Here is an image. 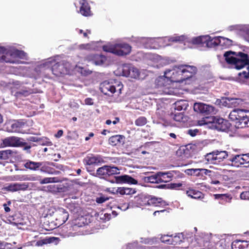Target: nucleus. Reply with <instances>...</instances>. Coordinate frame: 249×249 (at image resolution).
I'll list each match as a JSON object with an SVG mask.
<instances>
[{
	"instance_id": "nucleus-55",
	"label": "nucleus",
	"mask_w": 249,
	"mask_h": 249,
	"mask_svg": "<svg viewBox=\"0 0 249 249\" xmlns=\"http://www.w3.org/2000/svg\"><path fill=\"white\" fill-rule=\"evenodd\" d=\"M108 199H109V198L107 197L101 196L100 197H97L96 198V201L97 203H98L99 204H101V203L105 202V201H106Z\"/></svg>"
},
{
	"instance_id": "nucleus-52",
	"label": "nucleus",
	"mask_w": 249,
	"mask_h": 249,
	"mask_svg": "<svg viewBox=\"0 0 249 249\" xmlns=\"http://www.w3.org/2000/svg\"><path fill=\"white\" fill-rule=\"evenodd\" d=\"M160 240L162 242L171 245V235H164L161 236Z\"/></svg>"
},
{
	"instance_id": "nucleus-15",
	"label": "nucleus",
	"mask_w": 249,
	"mask_h": 249,
	"mask_svg": "<svg viewBox=\"0 0 249 249\" xmlns=\"http://www.w3.org/2000/svg\"><path fill=\"white\" fill-rule=\"evenodd\" d=\"M56 61V56L50 57L46 60H44L40 64L38 65L35 68V70L37 72H41L42 71H44L50 68H51L52 70L53 65Z\"/></svg>"
},
{
	"instance_id": "nucleus-35",
	"label": "nucleus",
	"mask_w": 249,
	"mask_h": 249,
	"mask_svg": "<svg viewBox=\"0 0 249 249\" xmlns=\"http://www.w3.org/2000/svg\"><path fill=\"white\" fill-rule=\"evenodd\" d=\"M42 164L40 162H35L29 160L24 164V167L31 170H38Z\"/></svg>"
},
{
	"instance_id": "nucleus-39",
	"label": "nucleus",
	"mask_w": 249,
	"mask_h": 249,
	"mask_svg": "<svg viewBox=\"0 0 249 249\" xmlns=\"http://www.w3.org/2000/svg\"><path fill=\"white\" fill-rule=\"evenodd\" d=\"M34 92L35 91L33 89L24 88L22 89H20L18 91L17 94L18 96H22L23 97H26Z\"/></svg>"
},
{
	"instance_id": "nucleus-34",
	"label": "nucleus",
	"mask_w": 249,
	"mask_h": 249,
	"mask_svg": "<svg viewBox=\"0 0 249 249\" xmlns=\"http://www.w3.org/2000/svg\"><path fill=\"white\" fill-rule=\"evenodd\" d=\"M116 193L121 195H130L136 193L135 189L127 187H118L116 190Z\"/></svg>"
},
{
	"instance_id": "nucleus-6",
	"label": "nucleus",
	"mask_w": 249,
	"mask_h": 249,
	"mask_svg": "<svg viewBox=\"0 0 249 249\" xmlns=\"http://www.w3.org/2000/svg\"><path fill=\"white\" fill-rule=\"evenodd\" d=\"M229 118L235 122L237 128L249 127V118L242 109H234L229 114Z\"/></svg>"
},
{
	"instance_id": "nucleus-7",
	"label": "nucleus",
	"mask_w": 249,
	"mask_h": 249,
	"mask_svg": "<svg viewBox=\"0 0 249 249\" xmlns=\"http://www.w3.org/2000/svg\"><path fill=\"white\" fill-rule=\"evenodd\" d=\"M119 170L116 166L104 165L97 170L95 176L108 180L109 177L120 174Z\"/></svg>"
},
{
	"instance_id": "nucleus-21",
	"label": "nucleus",
	"mask_w": 249,
	"mask_h": 249,
	"mask_svg": "<svg viewBox=\"0 0 249 249\" xmlns=\"http://www.w3.org/2000/svg\"><path fill=\"white\" fill-rule=\"evenodd\" d=\"M111 183L116 182L118 183H127L130 184H137L138 181L137 180L128 175H123L115 177V180H109Z\"/></svg>"
},
{
	"instance_id": "nucleus-31",
	"label": "nucleus",
	"mask_w": 249,
	"mask_h": 249,
	"mask_svg": "<svg viewBox=\"0 0 249 249\" xmlns=\"http://www.w3.org/2000/svg\"><path fill=\"white\" fill-rule=\"evenodd\" d=\"M208 36L209 38H207L205 44L208 47L212 48L216 46L218 47L219 36L212 37L209 36Z\"/></svg>"
},
{
	"instance_id": "nucleus-36",
	"label": "nucleus",
	"mask_w": 249,
	"mask_h": 249,
	"mask_svg": "<svg viewBox=\"0 0 249 249\" xmlns=\"http://www.w3.org/2000/svg\"><path fill=\"white\" fill-rule=\"evenodd\" d=\"M158 172L152 174L149 176L145 177L143 180L145 182H149L152 183H159V176L158 175Z\"/></svg>"
},
{
	"instance_id": "nucleus-13",
	"label": "nucleus",
	"mask_w": 249,
	"mask_h": 249,
	"mask_svg": "<svg viewBox=\"0 0 249 249\" xmlns=\"http://www.w3.org/2000/svg\"><path fill=\"white\" fill-rule=\"evenodd\" d=\"M3 143L5 146L18 147L24 146L26 142L21 138L16 137H10L3 140Z\"/></svg>"
},
{
	"instance_id": "nucleus-18",
	"label": "nucleus",
	"mask_w": 249,
	"mask_h": 249,
	"mask_svg": "<svg viewBox=\"0 0 249 249\" xmlns=\"http://www.w3.org/2000/svg\"><path fill=\"white\" fill-rule=\"evenodd\" d=\"M28 187L29 185L27 183H14L8 185L6 187V189L8 191L15 192L19 191H26L28 189Z\"/></svg>"
},
{
	"instance_id": "nucleus-46",
	"label": "nucleus",
	"mask_w": 249,
	"mask_h": 249,
	"mask_svg": "<svg viewBox=\"0 0 249 249\" xmlns=\"http://www.w3.org/2000/svg\"><path fill=\"white\" fill-rule=\"evenodd\" d=\"M214 198L220 200V203H223L224 202H228L231 198L229 195L227 194H216L214 195Z\"/></svg>"
},
{
	"instance_id": "nucleus-41",
	"label": "nucleus",
	"mask_w": 249,
	"mask_h": 249,
	"mask_svg": "<svg viewBox=\"0 0 249 249\" xmlns=\"http://www.w3.org/2000/svg\"><path fill=\"white\" fill-rule=\"evenodd\" d=\"M215 151H213L212 153H210L207 154L205 157V159L207 160L209 163L212 164H215L217 163V160L215 157Z\"/></svg>"
},
{
	"instance_id": "nucleus-23",
	"label": "nucleus",
	"mask_w": 249,
	"mask_h": 249,
	"mask_svg": "<svg viewBox=\"0 0 249 249\" xmlns=\"http://www.w3.org/2000/svg\"><path fill=\"white\" fill-rule=\"evenodd\" d=\"M8 46H0V62L14 63L16 60L9 58L7 53Z\"/></svg>"
},
{
	"instance_id": "nucleus-50",
	"label": "nucleus",
	"mask_w": 249,
	"mask_h": 249,
	"mask_svg": "<svg viewBox=\"0 0 249 249\" xmlns=\"http://www.w3.org/2000/svg\"><path fill=\"white\" fill-rule=\"evenodd\" d=\"M25 175H16L9 177L10 181H24Z\"/></svg>"
},
{
	"instance_id": "nucleus-8",
	"label": "nucleus",
	"mask_w": 249,
	"mask_h": 249,
	"mask_svg": "<svg viewBox=\"0 0 249 249\" xmlns=\"http://www.w3.org/2000/svg\"><path fill=\"white\" fill-rule=\"evenodd\" d=\"M8 55L9 58L14 59L17 61V62L11 63L12 64H19L22 62L18 59L27 60V54L23 51L16 49L14 46H8L7 50Z\"/></svg>"
},
{
	"instance_id": "nucleus-1",
	"label": "nucleus",
	"mask_w": 249,
	"mask_h": 249,
	"mask_svg": "<svg viewBox=\"0 0 249 249\" xmlns=\"http://www.w3.org/2000/svg\"><path fill=\"white\" fill-rule=\"evenodd\" d=\"M196 67L186 65L175 66L164 71L163 76H159L156 80V84L159 87L164 86L165 79L175 83L189 84L190 79L196 72Z\"/></svg>"
},
{
	"instance_id": "nucleus-16",
	"label": "nucleus",
	"mask_w": 249,
	"mask_h": 249,
	"mask_svg": "<svg viewBox=\"0 0 249 249\" xmlns=\"http://www.w3.org/2000/svg\"><path fill=\"white\" fill-rule=\"evenodd\" d=\"M101 91L105 95H110L115 92L116 89L114 85L111 82L105 81L100 84Z\"/></svg>"
},
{
	"instance_id": "nucleus-40",
	"label": "nucleus",
	"mask_w": 249,
	"mask_h": 249,
	"mask_svg": "<svg viewBox=\"0 0 249 249\" xmlns=\"http://www.w3.org/2000/svg\"><path fill=\"white\" fill-rule=\"evenodd\" d=\"M207 38L209 37L206 36H200L194 37L192 39V42L194 44H203L204 45Z\"/></svg>"
},
{
	"instance_id": "nucleus-26",
	"label": "nucleus",
	"mask_w": 249,
	"mask_h": 249,
	"mask_svg": "<svg viewBox=\"0 0 249 249\" xmlns=\"http://www.w3.org/2000/svg\"><path fill=\"white\" fill-rule=\"evenodd\" d=\"M149 205L156 207H164L167 206L168 204L161 198L152 197L149 196Z\"/></svg>"
},
{
	"instance_id": "nucleus-37",
	"label": "nucleus",
	"mask_w": 249,
	"mask_h": 249,
	"mask_svg": "<svg viewBox=\"0 0 249 249\" xmlns=\"http://www.w3.org/2000/svg\"><path fill=\"white\" fill-rule=\"evenodd\" d=\"M186 194L188 196L194 199H199L203 196V194L201 192L194 189H189L187 191Z\"/></svg>"
},
{
	"instance_id": "nucleus-47",
	"label": "nucleus",
	"mask_w": 249,
	"mask_h": 249,
	"mask_svg": "<svg viewBox=\"0 0 249 249\" xmlns=\"http://www.w3.org/2000/svg\"><path fill=\"white\" fill-rule=\"evenodd\" d=\"M118 208L119 209H121V210L124 211L129 208H135V205H134L132 200H131L128 203H123V204H120L118 205Z\"/></svg>"
},
{
	"instance_id": "nucleus-43",
	"label": "nucleus",
	"mask_w": 249,
	"mask_h": 249,
	"mask_svg": "<svg viewBox=\"0 0 249 249\" xmlns=\"http://www.w3.org/2000/svg\"><path fill=\"white\" fill-rule=\"evenodd\" d=\"M173 119L178 122H185L187 121V117L184 116L183 112L175 113Z\"/></svg>"
},
{
	"instance_id": "nucleus-60",
	"label": "nucleus",
	"mask_w": 249,
	"mask_h": 249,
	"mask_svg": "<svg viewBox=\"0 0 249 249\" xmlns=\"http://www.w3.org/2000/svg\"><path fill=\"white\" fill-rule=\"evenodd\" d=\"M244 157V160L246 163H249V153L247 154H243Z\"/></svg>"
},
{
	"instance_id": "nucleus-64",
	"label": "nucleus",
	"mask_w": 249,
	"mask_h": 249,
	"mask_svg": "<svg viewBox=\"0 0 249 249\" xmlns=\"http://www.w3.org/2000/svg\"><path fill=\"white\" fill-rule=\"evenodd\" d=\"M29 140L32 142H37L38 141V139L37 138L35 137H30L29 138Z\"/></svg>"
},
{
	"instance_id": "nucleus-59",
	"label": "nucleus",
	"mask_w": 249,
	"mask_h": 249,
	"mask_svg": "<svg viewBox=\"0 0 249 249\" xmlns=\"http://www.w3.org/2000/svg\"><path fill=\"white\" fill-rule=\"evenodd\" d=\"M63 130H59L57 131V133L55 134L54 136H55V137H56L57 138H59L63 135Z\"/></svg>"
},
{
	"instance_id": "nucleus-10",
	"label": "nucleus",
	"mask_w": 249,
	"mask_h": 249,
	"mask_svg": "<svg viewBox=\"0 0 249 249\" xmlns=\"http://www.w3.org/2000/svg\"><path fill=\"white\" fill-rule=\"evenodd\" d=\"M123 75L137 78L140 74L139 70L131 64H125L122 66Z\"/></svg>"
},
{
	"instance_id": "nucleus-53",
	"label": "nucleus",
	"mask_w": 249,
	"mask_h": 249,
	"mask_svg": "<svg viewBox=\"0 0 249 249\" xmlns=\"http://www.w3.org/2000/svg\"><path fill=\"white\" fill-rule=\"evenodd\" d=\"M37 180V177L33 175H25L24 181H36Z\"/></svg>"
},
{
	"instance_id": "nucleus-5",
	"label": "nucleus",
	"mask_w": 249,
	"mask_h": 249,
	"mask_svg": "<svg viewBox=\"0 0 249 249\" xmlns=\"http://www.w3.org/2000/svg\"><path fill=\"white\" fill-rule=\"evenodd\" d=\"M103 49L105 52L111 53L118 56H125L130 53L132 47L127 43H119L104 45Z\"/></svg>"
},
{
	"instance_id": "nucleus-48",
	"label": "nucleus",
	"mask_w": 249,
	"mask_h": 249,
	"mask_svg": "<svg viewBox=\"0 0 249 249\" xmlns=\"http://www.w3.org/2000/svg\"><path fill=\"white\" fill-rule=\"evenodd\" d=\"M13 154V152L10 150H3L0 151V159L7 160L10 158Z\"/></svg>"
},
{
	"instance_id": "nucleus-58",
	"label": "nucleus",
	"mask_w": 249,
	"mask_h": 249,
	"mask_svg": "<svg viewBox=\"0 0 249 249\" xmlns=\"http://www.w3.org/2000/svg\"><path fill=\"white\" fill-rule=\"evenodd\" d=\"M85 103L87 105H92L93 104V102L91 98H87L85 100Z\"/></svg>"
},
{
	"instance_id": "nucleus-42",
	"label": "nucleus",
	"mask_w": 249,
	"mask_h": 249,
	"mask_svg": "<svg viewBox=\"0 0 249 249\" xmlns=\"http://www.w3.org/2000/svg\"><path fill=\"white\" fill-rule=\"evenodd\" d=\"M215 152L217 162H220L228 156L227 152L226 151L216 150L215 151Z\"/></svg>"
},
{
	"instance_id": "nucleus-25",
	"label": "nucleus",
	"mask_w": 249,
	"mask_h": 249,
	"mask_svg": "<svg viewBox=\"0 0 249 249\" xmlns=\"http://www.w3.org/2000/svg\"><path fill=\"white\" fill-rule=\"evenodd\" d=\"M125 138L122 135H117L109 139V143L113 146L123 145L124 143Z\"/></svg>"
},
{
	"instance_id": "nucleus-28",
	"label": "nucleus",
	"mask_w": 249,
	"mask_h": 249,
	"mask_svg": "<svg viewBox=\"0 0 249 249\" xmlns=\"http://www.w3.org/2000/svg\"><path fill=\"white\" fill-rule=\"evenodd\" d=\"M85 160L86 164L89 165L96 164L103 161L102 158L99 155L96 156H87Z\"/></svg>"
},
{
	"instance_id": "nucleus-12",
	"label": "nucleus",
	"mask_w": 249,
	"mask_h": 249,
	"mask_svg": "<svg viewBox=\"0 0 249 249\" xmlns=\"http://www.w3.org/2000/svg\"><path fill=\"white\" fill-rule=\"evenodd\" d=\"M213 124L215 128L219 131H227L231 126L230 123L226 120L223 118L213 117L211 121Z\"/></svg>"
},
{
	"instance_id": "nucleus-45",
	"label": "nucleus",
	"mask_w": 249,
	"mask_h": 249,
	"mask_svg": "<svg viewBox=\"0 0 249 249\" xmlns=\"http://www.w3.org/2000/svg\"><path fill=\"white\" fill-rule=\"evenodd\" d=\"M106 57L103 55H96L94 58V63L96 65H101L106 61Z\"/></svg>"
},
{
	"instance_id": "nucleus-22",
	"label": "nucleus",
	"mask_w": 249,
	"mask_h": 249,
	"mask_svg": "<svg viewBox=\"0 0 249 249\" xmlns=\"http://www.w3.org/2000/svg\"><path fill=\"white\" fill-rule=\"evenodd\" d=\"M26 126V123L22 120L14 121L11 124L10 131L12 132L25 133L22 130Z\"/></svg>"
},
{
	"instance_id": "nucleus-24",
	"label": "nucleus",
	"mask_w": 249,
	"mask_h": 249,
	"mask_svg": "<svg viewBox=\"0 0 249 249\" xmlns=\"http://www.w3.org/2000/svg\"><path fill=\"white\" fill-rule=\"evenodd\" d=\"M81 5L80 13L84 16L88 17L91 16V12L90 7L86 0H81L79 1Z\"/></svg>"
},
{
	"instance_id": "nucleus-14",
	"label": "nucleus",
	"mask_w": 249,
	"mask_h": 249,
	"mask_svg": "<svg viewBox=\"0 0 249 249\" xmlns=\"http://www.w3.org/2000/svg\"><path fill=\"white\" fill-rule=\"evenodd\" d=\"M229 28L230 31L238 32L245 40L249 42V25H234L230 26Z\"/></svg>"
},
{
	"instance_id": "nucleus-54",
	"label": "nucleus",
	"mask_w": 249,
	"mask_h": 249,
	"mask_svg": "<svg viewBox=\"0 0 249 249\" xmlns=\"http://www.w3.org/2000/svg\"><path fill=\"white\" fill-rule=\"evenodd\" d=\"M170 188L173 189H179L180 187H182L183 184L181 183H174L170 184Z\"/></svg>"
},
{
	"instance_id": "nucleus-3",
	"label": "nucleus",
	"mask_w": 249,
	"mask_h": 249,
	"mask_svg": "<svg viewBox=\"0 0 249 249\" xmlns=\"http://www.w3.org/2000/svg\"><path fill=\"white\" fill-rule=\"evenodd\" d=\"M223 56L225 61L230 64H233L234 68L240 70L247 67L246 70H243L238 73L240 77L248 78L249 77V57L242 52L236 53L232 51H227Z\"/></svg>"
},
{
	"instance_id": "nucleus-57",
	"label": "nucleus",
	"mask_w": 249,
	"mask_h": 249,
	"mask_svg": "<svg viewBox=\"0 0 249 249\" xmlns=\"http://www.w3.org/2000/svg\"><path fill=\"white\" fill-rule=\"evenodd\" d=\"M11 204V202L10 201H8L7 202V204H6V203H4L3 205V206L4 207V210L6 212V213H8V212H9L10 211V208L8 206V205H10Z\"/></svg>"
},
{
	"instance_id": "nucleus-29",
	"label": "nucleus",
	"mask_w": 249,
	"mask_h": 249,
	"mask_svg": "<svg viewBox=\"0 0 249 249\" xmlns=\"http://www.w3.org/2000/svg\"><path fill=\"white\" fill-rule=\"evenodd\" d=\"M42 165L40 167V170L41 172L48 173L49 174L57 175L59 172L57 171H54L53 169L49 167L48 165L50 164L49 162H40Z\"/></svg>"
},
{
	"instance_id": "nucleus-44",
	"label": "nucleus",
	"mask_w": 249,
	"mask_h": 249,
	"mask_svg": "<svg viewBox=\"0 0 249 249\" xmlns=\"http://www.w3.org/2000/svg\"><path fill=\"white\" fill-rule=\"evenodd\" d=\"M60 181V179L58 177L45 178L40 181V183L44 184L49 183H57Z\"/></svg>"
},
{
	"instance_id": "nucleus-56",
	"label": "nucleus",
	"mask_w": 249,
	"mask_h": 249,
	"mask_svg": "<svg viewBox=\"0 0 249 249\" xmlns=\"http://www.w3.org/2000/svg\"><path fill=\"white\" fill-rule=\"evenodd\" d=\"M198 132V130L196 129H189L187 131V134L192 137L195 136L196 134Z\"/></svg>"
},
{
	"instance_id": "nucleus-19",
	"label": "nucleus",
	"mask_w": 249,
	"mask_h": 249,
	"mask_svg": "<svg viewBox=\"0 0 249 249\" xmlns=\"http://www.w3.org/2000/svg\"><path fill=\"white\" fill-rule=\"evenodd\" d=\"M132 200L135 208L149 205V196L142 195L135 197Z\"/></svg>"
},
{
	"instance_id": "nucleus-61",
	"label": "nucleus",
	"mask_w": 249,
	"mask_h": 249,
	"mask_svg": "<svg viewBox=\"0 0 249 249\" xmlns=\"http://www.w3.org/2000/svg\"><path fill=\"white\" fill-rule=\"evenodd\" d=\"M141 239H142L141 242L144 244H149L152 241V239H150L149 238H145L143 239V240H142L143 238H142Z\"/></svg>"
},
{
	"instance_id": "nucleus-9",
	"label": "nucleus",
	"mask_w": 249,
	"mask_h": 249,
	"mask_svg": "<svg viewBox=\"0 0 249 249\" xmlns=\"http://www.w3.org/2000/svg\"><path fill=\"white\" fill-rule=\"evenodd\" d=\"M195 111L205 115L215 114L216 110L212 106L208 105L202 103H196L194 105Z\"/></svg>"
},
{
	"instance_id": "nucleus-49",
	"label": "nucleus",
	"mask_w": 249,
	"mask_h": 249,
	"mask_svg": "<svg viewBox=\"0 0 249 249\" xmlns=\"http://www.w3.org/2000/svg\"><path fill=\"white\" fill-rule=\"evenodd\" d=\"M67 229V227L63 226L60 229L59 233L64 238L73 236V233L71 231H68Z\"/></svg>"
},
{
	"instance_id": "nucleus-11",
	"label": "nucleus",
	"mask_w": 249,
	"mask_h": 249,
	"mask_svg": "<svg viewBox=\"0 0 249 249\" xmlns=\"http://www.w3.org/2000/svg\"><path fill=\"white\" fill-rule=\"evenodd\" d=\"M159 181L161 182H167L171 181L174 176L181 178L183 174L177 171H170L168 172H158Z\"/></svg>"
},
{
	"instance_id": "nucleus-32",
	"label": "nucleus",
	"mask_w": 249,
	"mask_h": 249,
	"mask_svg": "<svg viewBox=\"0 0 249 249\" xmlns=\"http://www.w3.org/2000/svg\"><path fill=\"white\" fill-rule=\"evenodd\" d=\"M232 44V41L227 38L219 36L218 47L221 48H226L230 46Z\"/></svg>"
},
{
	"instance_id": "nucleus-2",
	"label": "nucleus",
	"mask_w": 249,
	"mask_h": 249,
	"mask_svg": "<svg viewBox=\"0 0 249 249\" xmlns=\"http://www.w3.org/2000/svg\"><path fill=\"white\" fill-rule=\"evenodd\" d=\"M184 36L165 37L163 38H148L133 37L131 41L134 42L139 47L146 49H157L158 47L169 45L170 42H182L185 39Z\"/></svg>"
},
{
	"instance_id": "nucleus-33",
	"label": "nucleus",
	"mask_w": 249,
	"mask_h": 249,
	"mask_svg": "<svg viewBox=\"0 0 249 249\" xmlns=\"http://www.w3.org/2000/svg\"><path fill=\"white\" fill-rule=\"evenodd\" d=\"M183 239L184 237L182 233H176L174 235H171V245H179L183 242Z\"/></svg>"
},
{
	"instance_id": "nucleus-4",
	"label": "nucleus",
	"mask_w": 249,
	"mask_h": 249,
	"mask_svg": "<svg viewBox=\"0 0 249 249\" xmlns=\"http://www.w3.org/2000/svg\"><path fill=\"white\" fill-rule=\"evenodd\" d=\"M56 61L54 62L52 69L53 73L56 76H60L65 74H71L76 67L69 62L61 60L60 56L56 55Z\"/></svg>"
},
{
	"instance_id": "nucleus-38",
	"label": "nucleus",
	"mask_w": 249,
	"mask_h": 249,
	"mask_svg": "<svg viewBox=\"0 0 249 249\" xmlns=\"http://www.w3.org/2000/svg\"><path fill=\"white\" fill-rule=\"evenodd\" d=\"M175 109L178 111L185 110L187 109L188 105L184 100L178 101L175 103Z\"/></svg>"
},
{
	"instance_id": "nucleus-63",
	"label": "nucleus",
	"mask_w": 249,
	"mask_h": 249,
	"mask_svg": "<svg viewBox=\"0 0 249 249\" xmlns=\"http://www.w3.org/2000/svg\"><path fill=\"white\" fill-rule=\"evenodd\" d=\"M93 136H94V134H93V133H92V132L90 133L89 134V136L86 137L85 138V140H86V141H89V140L90 139V137H93Z\"/></svg>"
},
{
	"instance_id": "nucleus-27",
	"label": "nucleus",
	"mask_w": 249,
	"mask_h": 249,
	"mask_svg": "<svg viewBox=\"0 0 249 249\" xmlns=\"http://www.w3.org/2000/svg\"><path fill=\"white\" fill-rule=\"evenodd\" d=\"M243 155H236L232 158L230 159V160L233 166L235 167H239L242 164H244L245 161L244 160Z\"/></svg>"
},
{
	"instance_id": "nucleus-62",
	"label": "nucleus",
	"mask_w": 249,
	"mask_h": 249,
	"mask_svg": "<svg viewBox=\"0 0 249 249\" xmlns=\"http://www.w3.org/2000/svg\"><path fill=\"white\" fill-rule=\"evenodd\" d=\"M211 183L212 184L217 185L219 184L220 182L219 180H212V181H211Z\"/></svg>"
},
{
	"instance_id": "nucleus-51",
	"label": "nucleus",
	"mask_w": 249,
	"mask_h": 249,
	"mask_svg": "<svg viewBox=\"0 0 249 249\" xmlns=\"http://www.w3.org/2000/svg\"><path fill=\"white\" fill-rule=\"evenodd\" d=\"M147 123L146 118L144 117H140L136 120L135 124L137 126H143Z\"/></svg>"
},
{
	"instance_id": "nucleus-20",
	"label": "nucleus",
	"mask_w": 249,
	"mask_h": 249,
	"mask_svg": "<svg viewBox=\"0 0 249 249\" xmlns=\"http://www.w3.org/2000/svg\"><path fill=\"white\" fill-rule=\"evenodd\" d=\"M55 219L60 224L65 223L69 218L68 212L62 208L58 209L55 213Z\"/></svg>"
},
{
	"instance_id": "nucleus-17",
	"label": "nucleus",
	"mask_w": 249,
	"mask_h": 249,
	"mask_svg": "<svg viewBox=\"0 0 249 249\" xmlns=\"http://www.w3.org/2000/svg\"><path fill=\"white\" fill-rule=\"evenodd\" d=\"M185 173L188 175H194L200 178H203L205 177V175H208L209 173H211L212 171L204 168H192L185 170Z\"/></svg>"
},
{
	"instance_id": "nucleus-30",
	"label": "nucleus",
	"mask_w": 249,
	"mask_h": 249,
	"mask_svg": "<svg viewBox=\"0 0 249 249\" xmlns=\"http://www.w3.org/2000/svg\"><path fill=\"white\" fill-rule=\"evenodd\" d=\"M249 244L245 241L236 240L231 244L232 249H245Z\"/></svg>"
}]
</instances>
